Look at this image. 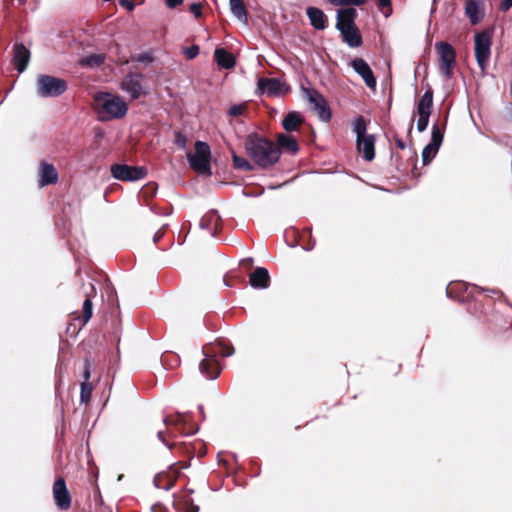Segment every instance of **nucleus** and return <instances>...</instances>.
Here are the masks:
<instances>
[{
    "instance_id": "nucleus-1",
    "label": "nucleus",
    "mask_w": 512,
    "mask_h": 512,
    "mask_svg": "<svg viewBox=\"0 0 512 512\" xmlns=\"http://www.w3.org/2000/svg\"><path fill=\"white\" fill-rule=\"evenodd\" d=\"M201 352L204 358L200 361L199 372L207 379L215 380L219 377L221 368L217 357H230L235 349L230 343L219 340L203 346Z\"/></svg>"
},
{
    "instance_id": "nucleus-2",
    "label": "nucleus",
    "mask_w": 512,
    "mask_h": 512,
    "mask_svg": "<svg viewBox=\"0 0 512 512\" xmlns=\"http://www.w3.org/2000/svg\"><path fill=\"white\" fill-rule=\"evenodd\" d=\"M245 149L249 157L256 165L267 168L275 164L280 156V151L272 141L256 135H250L245 141Z\"/></svg>"
},
{
    "instance_id": "nucleus-3",
    "label": "nucleus",
    "mask_w": 512,
    "mask_h": 512,
    "mask_svg": "<svg viewBox=\"0 0 512 512\" xmlns=\"http://www.w3.org/2000/svg\"><path fill=\"white\" fill-rule=\"evenodd\" d=\"M94 100L101 121L122 118L128 111L127 104L121 97L108 92L97 93Z\"/></svg>"
},
{
    "instance_id": "nucleus-4",
    "label": "nucleus",
    "mask_w": 512,
    "mask_h": 512,
    "mask_svg": "<svg viewBox=\"0 0 512 512\" xmlns=\"http://www.w3.org/2000/svg\"><path fill=\"white\" fill-rule=\"evenodd\" d=\"M357 11L355 8L340 9L337 12L336 28L340 31L343 41L351 48H357L362 44V37L355 25Z\"/></svg>"
},
{
    "instance_id": "nucleus-5",
    "label": "nucleus",
    "mask_w": 512,
    "mask_h": 512,
    "mask_svg": "<svg viewBox=\"0 0 512 512\" xmlns=\"http://www.w3.org/2000/svg\"><path fill=\"white\" fill-rule=\"evenodd\" d=\"M36 86L37 94L43 98H55L67 90V82L64 79L46 74L37 77Z\"/></svg>"
},
{
    "instance_id": "nucleus-6",
    "label": "nucleus",
    "mask_w": 512,
    "mask_h": 512,
    "mask_svg": "<svg viewBox=\"0 0 512 512\" xmlns=\"http://www.w3.org/2000/svg\"><path fill=\"white\" fill-rule=\"evenodd\" d=\"M210 147L206 142H195V153H187V160L191 168L200 174L210 175Z\"/></svg>"
},
{
    "instance_id": "nucleus-7",
    "label": "nucleus",
    "mask_w": 512,
    "mask_h": 512,
    "mask_svg": "<svg viewBox=\"0 0 512 512\" xmlns=\"http://www.w3.org/2000/svg\"><path fill=\"white\" fill-rule=\"evenodd\" d=\"M435 49L439 55V69L446 79H450L456 66V52L451 44L447 42H437Z\"/></svg>"
},
{
    "instance_id": "nucleus-8",
    "label": "nucleus",
    "mask_w": 512,
    "mask_h": 512,
    "mask_svg": "<svg viewBox=\"0 0 512 512\" xmlns=\"http://www.w3.org/2000/svg\"><path fill=\"white\" fill-rule=\"evenodd\" d=\"M302 91L319 119L323 122H329L332 112L324 96L314 88H303Z\"/></svg>"
},
{
    "instance_id": "nucleus-9",
    "label": "nucleus",
    "mask_w": 512,
    "mask_h": 512,
    "mask_svg": "<svg viewBox=\"0 0 512 512\" xmlns=\"http://www.w3.org/2000/svg\"><path fill=\"white\" fill-rule=\"evenodd\" d=\"M474 44L477 64L484 72L491 54V38L486 32L477 33L474 37Z\"/></svg>"
},
{
    "instance_id": "nucleus-10",
    "label": "nucleus",
    "mask_w": 512,
    "mask_h": 512,
    "mask_svg": "<svg viewBox=\"0 0 512 512\" xmlns=\"http://www.w3.org/2000/svg\"><path fill=\"white\" fill-rule=\"evenodd\" d=\"M111 175L120 181H138L147 175L145 167L130 166L127 164H114L110 168Z\"/></svg>"
},
{
    "instance_id": "nucleus-11",
    "label": "nucleus",
    "mask_w": 512,
    "mask_h": 512,
    "mask_svg": "<svg viewBox=\"0 0 512 512\" xmlns=\"http://www.w3.org/2000/svg\"><path fill=\"white\" fill-rule=\"evenodd\" d=\"M143 74L128 73L121 81L120 87L132 100L138 99L143 93Z\"/></svg>"
},
{
    "instance_id": "nucleus-12",
    "label": "nucleus",
    "mask_w": 512,
    "mask_h": 512,
    "mask_svg": "<svg viewBox=\"0 0 512 512\" xmlns=\"http://www.w3.org/2000/svg\"><path fill=\"white\" fill-rule=\"evenodd\" d=\"M53 498L59 510L65 511L71 507V495L62 477L57 478L53 484Z\"/></svg>"
},
{
    "instance_id": "nucleus-13",
    "label": "nucleus",
    "mask_w": 512,
    "mask_h": 512,
    "mask_svg": "<svg viewBox=\"0 0 512 512\" xmlns=\"http://www.w3.org/2000/svg\"><path fill=\"white\" fill-rule=\"evenodd\" d=\"M351 67L365 82L368 88L375 89L377 85L376 78L369 64L362 58H355L350 63Z\"/></svg>"
},
{
    "instance_id": "nucleus-14",
    "label": "nucleus",
    "mask_w": 512,
    "mask_h": 512,
    "mask_svg": "<svg viewBox=\"0 0 512 512\" xmlns=\"http://www.w3.org/2000/svg\"><path fill=\"white\" fill-rule=\"evenodd\" d=\"M13 58L12 62L15 66V69L21 74L23 73L30 62L31 53L28 48L24 46L23 43L16 42L13 45Z\"/></svg>"
},
{
    "instance_id": "nucleus-15",
    "label": "nucleus",
    "mask_w": 512,
    "mask_h": 512,
    "mask_svg": "<svg viewBox=\"0 0 512 512\" xmlns=\"http://www.w3.org/2000/svg\"><path fill=\"white\" fill-rule=\"evenodd\" d=\"M257 92L270 96H277L284 92L283 84L278 78H259Z\"/></svg>"
},
{
    "instance_id": "nucleus-16",
    "label": "nucleus",
    "mask_w": 512,
    "mask_h": 512,
    "mask_svg": "<svg viewBox=\"0 0 512 512\" xmlns=\"http://www.w3.org/2000/svg\"><path fill=\"white\" fill-rule=\"evenodd\" d=\"M39 186L45 187L57 183L59 179L58 171L56 168L47 162H40L39 164Z\"/></svg>"
},
{
    "instance_id": "nucleus-17",
    "label": "nucleus",
    "mask_w": 512,
    "mask_h": 512,
    "mask_svg": "<svg viewBox=\"0 0 512 512\" xmlns=\"http://www.w3.org/2000/svg\"><path fill=\"white\" fill-rule=\"evenodd\" d=\"M465 14L471 24H478L484 17V4L482 0H468L465 4Z\"/></svg>"
},
{
    "instance_id": "nucleus-18",
    "label": "nucleus",
    "mask_w": 512,
    "mask_h": 512,
    "mask_svg": "<svg viewBox=\"0 0 512 512\" xmlns=\"http://www.w3.org/2000/svg\"><path fill=\"white\" fill-rule=\"evenodd\" d=\"M375 141V136L372 134L356 139L357 149L363 153L366 161H372L375 157Z\"/></svg>"
},
{
    "instance_id": "nucleus-19",
    "label": "nucleus",
    "mask_w": 512,
    "mask_h": 512,
    "mask_svg": "<svg viewBox=\"0 0 512 512\" xmlns=\"http://www.w3.org/2000/svg\"><path fill=\"white\" fill-rule=\"evenodd\" d=\"M252 288H268L270 285L269 271L264 267H257L249 276Z\"/></svg>"
},
{
    "instance_id": "nucleus-20",
    "label": "nucleus",
    "mask_w": 512,
    "mask_h": 512,
    "mask_svg": "<svg viewBox=\"0 0 512 512\" xmlns=\"http://www.w3.org/2000/svg\"><path fill=\"white\" fill-rule=\"evenodd\" d=\"M306 13L311 22V25L315 29L324 30L326 28V15L321 9L317 7H308Z\"/></svg>"
},
{
    "instance_id": "nucleus-21",
    "label": "nucleus",
    "mask_w": 512,
    "mask_h": 512,
    "mask_svg": "<svg viewBox=\"0 0 512 512\" xmlns=\"http://www.w3.org/2000/svg\"><path fill=\"white\" fill-rule=\"evenodd\" d=\"M214 60L220 67L224 69H231L235 66L236 63L232 53L226 51L224 48L215 49Z\"/></svg>"
},
{
    "instance_id": "nucleus-22",
    "label": "nucleus",
    "mask_w": 512,
    "mask_h": 512,
    "mask_svg": "<svg viewBox=\"0 0 512 512\" xmlns=\"http://www.w3.org/2000/svg\"><path fill=\"white\" fill-rule=\"evenodd\" d=\"M433 107V91L428 89L424 92L417 103L418 114H430Z\"/></svg>"
},
{
    "instance_id": "nucleus-23",
    "label": "nucleus",
    "mask_w": 512,
    "mask_h": 512,
    "mask_svg": "<svg viewBox=\"0 0 512 512\" xmlns=\"http://www.w3.org/2000/svg\"><path fill=\"white\" fill-rule=\"evenodd\" d=\"M277 143H278V146H277L278 148L280 147L292 154H295L299 150V146H298L296 139L293 136L288 135V134H284V133L279 134Z\"/></svg>"
},
{
    "instance_id": "nucleus-24",
    "label": "nucleus",
    "mask_w": 512,
    "mask_h": 512,
    "mask_svg": "<svg viewBox=\"0 0 512 512\" xmlns=\"http://www.w3.org/2000/svg\"><path fill=\"white\" fill-rule=\"evenodd\" d=\"M303 122V118L299 112H289L282 120V126L287 132L295 131L299 124Z\"/></svg>"
},
{
    "instance_id": "nucleus-25",
    "label": "nucleus",
    "mask_w": 512,
    "mask_h": 512,
    "mask_svg": "<svg viewBox=\"0 0 512 512\" xmlns=\"http://www.w3.org/2000/svg\"><path fill=\"white\" fill-rule=\"evenodd\" d=\"M232 14L241 22L247 23V12L242 0H229Z\"/></svg>"
},
{
    "instance_id": "nucleus-26",
    "label": "nucleus",
    "mask_w": 512,
    "mask_h": 512,
    "mask_svg": "<svg viewBox=\"0 0 512 512\" xmlns=\"http://www.w3.org/2000/svg\"><path fill=\"white\" fill-rule=\"evenodd\" d=\"M352 130L356 135V139L367 136V124L363 116H358L352 123Z\"/></svg>"
},
{
    "instance_id": "nucleus-27",
    "label": "nucleus",
    "mask_w": 512,
    "mask_h": 512,
    "mask_svg": "<svg viewBox=\"0 0 512 512\" xmlns=\"http://www.w3.org/2000/svg\"><path fill=\"white\" fill-rule=\"evenodd\" d=\"M105 61V57L100 54H92L86 56L80 60V64L86 67H98L102 65Z\"/></svg>"
},
{
    "instance_id": "nucleus-28",
    "label": "nucleus",
    "mask_w": 512,
    "mask_h": 512,
    "mask_svg": "<svg viewBox=\"0 0 512 512\" xmlns=\"http://www.w3.org/2000/svg\"><path fill=\"white\" fill-rule=\"evenodd\" d=\"M168 476H169V472H167V471H162V472L157 473L153 479V486L157 489H163L165 491L171 490L174 487V480L170 481L168 484H163V485L160 484V481L162 480V478L168 477Z\"/></svg>"
},
{
    "instance_id": "nucleus-29",
    "label": "nucleus",
    "mask_w": 512,
    "mask_h": 512,
    "mask_svg": "<svg viewBox=\"0 0 512 512\" xmlns=\"http://www.w3.org/2000/svg\"><path fill=\"white\" fill-rule=\"evenodd\" d=\"M97 286L99 288H113L110 278L103 273L98 274L97 278L93 279V282L90 283V288L92 289L97 288Z\"/></svg>"
},
{
    "instance_id": "nucleus-30",
    "label": "nucleus",
    "mask_w": 512,
    "mask_h": 512,
    "mask_svg": "<svg viewBox=\"0 0 512 512\" xmlns=\"http://www.w3.org/2000/svg\"><path fill=\"white\" fill-rule=\"evenodd\" d=\"M92 384L89 381H83L80 386V401L81 403H87L92 394Z\"/></svg>"
},
{
    "instance_id": "nucleus-31",
    "label": "nucleus",
    "mask_w": 512,
    "mask_h": 512,
    "mask_svg": "<svg viewBox=\"0 0 512 512\" xmlns=\"http://www.w3.org/2000/svg\"><path fill=\"white\" fill-rule=\"evenodd\" d=\"M82 309H83V325H85L86 323L89 322V320L91 319L92 314H93V304L91 301V296L88 295L86 297V299L83 302Z\"/></svg>"
},
{
    "instance_id": "nucleus-32",
    "label": "nucleus",
    "mask_w": 512,
    "mask_h": 512,
    "mask_svg": "<svg viewBox=\"0 0 512 512\" xmlns=\"http://www.w3.org/2000/svg\"><path fill=\"white\" fill-rule=\"evenodd\" d=\"M437 151H438V148L434 147L430 143L427 144L424 147L423 151H422V162H423V164L427 165L428 163H430L431 160L436 155Z\"/></svg>"
},
{
    "instance_id": "nucleus-33",
    "label": "nucleus",
    "mask_w": 512,
    "mask_h": 512,
    "mask_svg": "<svg viewBox=\"0 0 512 512\" xmlns=\"http://www.w3.org/2000/svg\"><path fill=\"white\" fill-rule=\"evenodd\" d=\"M443 141V133L439 129L437 124H434L431 131V142L430 144L436 148H440Z\"/></svg>"
},
{
    "instance_id": "nucleus-34",
    "label": "nucleus",
    "mask_w": 512,
    "mask_h": 512,
    "mask_svg": "<svg viewBox=\"0 0 512 512\" xmlns=\"http://www.w3.org/2000/svg\"><path fill=\"white\" fill-rule=\"evenodd\" d=\"M233 163L234 166L238 169L245 171H251L253 169L251 163L248 160L235 154L233 155Z\"/></svg>"
},
{
    "instance_id": "nucleus-35",
    "label": "nucleus",
    "mask_w": 512,
    "mask_h": 512,
    "mask_svg": "<svg viewBox=\"0 0 512 512\" xmlns=\"http://www.w3.org/2000/svg\"><path fill=\"white\" fill-rule=\"evenodd\" d=\"M93 368H94V362L90 358H86L83 363V372H82V376L85 379V381H88L90 379Z\"/></svg>"
},
{
    "instance_id": "nucleus-36",
    "label": "nucleus",
    "mask_w": 512,
    "mask_h": 512,
    "mask_svg": "<svg viewBox=\"0 0 512 512\" xmlns=\"http://www.w3.org/2000/svg\"><path fill=\"white\" fill-rule=\"evenodd\" d=\"M219 216L217 214V211L215 210H212L211 212H209L207 215H205L201 220H200V227L202 229H208L209 228V224L210 222L213 220V219H218Z\"/></svg>"
},
{
    "instance_id": "nucleus-37",
    "label": "nucleus",
    "mask_w": 512,
    "mask_h": 512,
    "mask_svg": "<svg viewBox=\"0 0 512 512\" xmlns=\"http://www.w3.org/2000/svg\"><path fill=\"white\" fill-rule=\"evenodd\" d=\"M467 290H450V289H447L445 290V294H446V297L447 298H450V299H454V300H457L459 302H464L465 301V296L463 294V292H466Z\"/></svg>"
},
{
    "instance_id": "nucleus-38",
    "label": "nucleus",
    "mask_w": 512,
    "mask_h": 512,
    "mask_svg": "<svg viewBox=\"0 0 512 512\" xmlns=\"http://www.w3.org/2000/svg\"><path fill=\"white\" fill-rule=\"evenodd\" d=\"M330 4L333 6H343V5H362L366 0H328Z\"/></svg>"
},
{
    "instance_id": "nucleus-39",
    "label": "nucleus",
    "mask_w": 512,
    "mask_h": 512,
    "mask_svg": "<svg viewBox=\"0 0 512 512\" xmlns=\"http://www.w3.org/2000/svg\"><path fill=\"white\" fill-rule=\"evenodd\" d=\"M418 115H419V118L417 121V130L419 132H423L427 129L430 114H418Z\"/></svg>"
},
{
    "instance_id": "nucleus-40",
    "label": "nucleus",
    "mask_w": 512,
    "mask_h": 512,
    "mask_svg": "<svg viewBox=\"0 0 512 512\" xmlns=\"http://www.w3.org/2000/svg\"><path fill=\"white\" fill-rule=\"evenodd\" d=\"M199 46L192 45L184 49V54L188 59H194L199 54Z\"/></svg>"
},
{
    "instance_id": "nucleus-41",
    "label": "nucleus",
    "mask_w": 512,
    "mask_h": 512,
    "mask_svg": "<svg viewBox=\"0 0 512 512\" xmlns=\"http://www.w3.org/2000/svg\"><path fill=\"white\" fill-rule=\"evenodd\" d=\"M244 109H245L244 105H233L229 109V115L232 117L239 116L243 113Z\"/></svg>"
},
{
    "instance_id": "nucleus-42",
    "label": "nucleus",
    "mask_w": 512,
    "mask_h": 512,
    "mask_svg": "<svg viewBox=\"0 0 512 512\" xmlns=\"http://www.w3.org/2000/svg\"><path fill=\"white\" fill-rule=\"evenodd\" d=\"M175 143H176L179 147H181V148L185 149V148H186V136H185V135H183V134H182V133H180V132H176V133H175Z\"/></svg>"
},
{
    "instance_id": "nucleus-43",
    "label": "nucleus",
    "mask_w": 512,
    "mask_h": 512,
    "mask_svg": "<svg viewBox=\"0 0 512 512\" xmlns=\"http://www.w3.org/2000/svg\"><path fill=\"white\" fill-rule=\"evenodd\" d=\"M183 512H199V506L194 504L192 499H189L185 503V509Z\"/></svg>"
},
{
    "instance_id": "nucleus-44",
    "label": "nucleus",
    "mask_w": 512,
    "mask_h": 512,
    "mask_svg": "<svg viewBox=\"0 0 512 512\" xmlns=\"http://www.w3.org/2000/svg\"><path fill=\"white\" fill-rule=\"evenodd\" d=\"M201 8L200 3H192L190 5V11L195 15V17H199L201 15Z\"/></svg>"
},
{
    "instance_id": "nucleus-45",
    "label": "nucleus",
    "mask_w": 512,
    "mask_h": 512,
    "mask_svg": "<svg viewBox=\"0 0 512 512\" xmlns=\"http://www.w3.org/2000/svg\"><path fill=\"white\" fill-rule=\"evenodd\" d=\"M177 416H178V420L177 421H173V420H171V419L166 417V418L163 419V423L165 425H170V424H176L178 421H184V418H185V414L184 413H179L178 412Z\"/></svg>"
},
{
    "instance_id": "nucleus-46",
    "label": "nucleus",
    "mask_w": 512,
    "mask_h": 512,
    "mask_svg": "<svg viewBox=\"0 0 512 512\" xmlns=\"http://www.w3.org/2000/svg\"><path fill=\"white\" fill-rule=\"evenodd\" d=\"M157 438L159 439V441H161L169 450H171L173 448V444L172 443H169L168 441L165 440L164 436H163V431H158L157 432Z\"/></svg>"
},
{
    "instance_id": "nucleus-47",
    "label": "nucleus",
    "mask_w": 512,
    "mask_h": 512,
    "mask_svg": "<svg viewBox=\"0 0 512 512\" xmlns=\"http://www.w3.org/2000/svg\"><path fill=\"white\" fill-rule=\"evenodd\" d=\"M119 4L122 7H125L129 11H132L134 9V7H135V5L132 2V0H119Z\"/></svg>"
},
{
    "instance_id": "nucleus-48",
    "label": "nucleus",
    "mask_w": 512,
    "mask_h": 512,
    "mask_svg": "<svg viewBox=\"0 0 512 512\" xmlns=\"http://www.w3.org/2000/svg\"><path fill=\"white\" fill-rule=\"evenodd\" d=\"M168 8L173 9L183 3L184 0H164Z\"/></svg>"
},
{
    "instance_id": "nucleus-49",
    "label": "nucleus",
    "mask_w": 512,
    "mask_h": 512,
    "mask_svg": "<svg viewBox=\"0 0 512 512\" xmlns=\"http://www.w3.org/2000/svg\"><path fill=\"white\" fill-rule=\"evenodd\" d=\"M138 62H152V57L149 53H141L137 57Z\"/></svg>"
},
{
    "instance_id": "nucleus-50",
    "label": "nucleus",
    "mask_w": 512,
    "mask_h": 512,
    "mask_svg": "<svg viewBox=\"0 0 512 512\" xmlns=\"http://www.w3.org/2000/svg\"><path fill=\"white\" fill-rule=\"evenodd\" d=\"M512 7V0H502L500 4L501 11H508Z\"/></svg>"
},
{
    "instance_id": "nucleus-51",
    "label": "nucleus",
    "mask_w": 512,
    "mask_h": 512,
    "mask_svg": "<svg viewBox=\"0 0 512 512\" xmlns=\"http://www.w3.org/2000/svg\"><path fill=\"white\" fill-rule=\"evenodd\" d=\"M378 4L381 8H386L391 6V0H377Z\"/></svg>"
},
{
    "instance_id": "nucleus-52",
    "label": "nucleus",
    "mask_w": 512,
    "mask_h": 512,
    "mask_svg": "<svg viewBox=\"0 0 512 512\" xmlns=\"http://www.w3.org/2000/svg\"><path fill=\"white\" fill-rule=\"evenodd\" d=\"M164 235V232H162L161 230H158L154 236H153V242L154 243H157Z\"/></svg>"
},
{
    "instance_id": "nucleus-53",
    "label": "nucleus",
    "mask_w": 512,
    "mask_h": 512,
    "mask_svg": "<svg viewBox=\"0 0 512 512\" xmlns=\"http://www.w3.org/2000/svg\"><path fill=\"white\" fill-rule=\"evenodd\" d=\"M178 474L179 472H176L175 475L173 477H171L170 475L168 477H164L162 478V480H165V484H168L170 481L174 480V482L176 481L177 477H178Z\"/></svg>"
},
{
    "instance_id": "nucleus-54",
    "label": "nucleus",
    "mask_w": 512,
    "mask_h": 512,
    "mask_svg": "<svg viewBox=\"0 0 512 512\" xmlns=\"http://www.w3.org/2000/svg\"><path fill=\"white\" fill-rule=\"evenodd\" d=\"M396 144H397V147L400 149H405V147H406V144L401 139H397Z\"/></svg>"
},
{
    "instance_id": "nucleus-55",
    "label": "nucleus",
    "mask_w": 512,
    "mask_h": 512,
    "mask_svg": "<svg viewBox=\"0 0 512 512\" xmlns=\"http://www.w3.org/2000/svg\"><path fill=\"white\" fill-rule=\"evenodd\" d=\"M241 263H242V264H245V263H247V264H251V263H252V259H251V258L243 259V260L241 261Z\"/></svg>"
},
{
    "instance_id": "nucleus-56",
    "label": "nucleus",
    "mask_w": 512,
    "mask_h": 512,
    "mask_svg": "<svg viewBox=\"0 0 512 512\" xmlns=\"http://www.w3.org/2000/svg\"><path fill=\"white\" fill-rule=\"evenodd\" d=\"M198 409H199L200 413L202 414V416H203V418H204L205 416H204V409H203V406H202V405H199V406H198Z\"/></svg>"
},
{
    "instance_id": "nucleus-57",
    "label": "nucleus",
    "mask_w": 512,
    "mask_h": 512,
    "mask_svg": "<svg viewBox=\"0 0 512 512\" xmlns=\"http://www.w3.org/2000/svg\"><path fill=\"white\" fill-rule=\"evenodd\" d=\"M111 294L109 295V298L116 296V289L110 290Z\"/></svg>"
},
{
    "instance_id": "nucleus-58",
    "label": "nucleus",
    "mask_w": 512,
    "mask_h": 512,
    "mask_svg": "<svg viewBox=\"0 0 512 512\" xmlns=\"http://www.w3.org/2000/svg\"><path fill=\"white\" fill-rule=\"evenodd\" d=\"M481 292H486L487 290H480ZM489 292H492V293H497V292H500L501 290H495V289H492V290H488Z\"/></svg>"
},
{
    "instance_id": "nucleus-59",
    "label": "nucleus",
    "mask_w": 512,
    "mask_h": 512,
    "mask_svg": "<svg viewBox=\"0 0 512 512\" xmlns=\"http://www.w3.org/2000/svg\"><path fill=\"white\" fill-rule=\"evenodd\" d=\"M222 281H223L224 285H226V286H230L231 285L230 283L227 282L226 278H223Z\"/></svg>"
},
{
    "instance_id": "nucleus-60",
    "label": "nucleus",
    "mask_w": 512,
    "mask_h": 512,
    "mask_svg": "<svg viewBox=\"0 0 512 512\" xmlns=\"http://www.w3.org/2000/svg\"><path fill=\"white\" fill-rule=\"evenodd\" d=\"M174 466H175V463H174V464H171V465L169 466V470H172Z\"/></svg>"
},
{
    "instance_id": "nucleus-61",
    "label": "nucleus",
    "mask_w": 512,
    "mask_h": 512,
    "mask_svg": "<svg viewBox=\"0 0 512 512\" xmlns=\"http://www.w3.org/2000/svg\"><path fill=\"white\" fill-rule=\"evenodd\" d=\"M196 432H198V428L195 429V431H193L191 434H195ZM190 433H188L187 435H189Z\"/></svg>"
},
{
    "instance_id": "nucleus-62",
    "label": "nucleus",
    "mask_w": 512,
    "mask_h": 512,
    "mask_svg": "<svg viewBox=\"0 0 512 512\" xmlns=\"http://www.w3.org/2000/svg\"><path fill=\"white\" fill-rule=\"evenodd\" d=\"M473 288H476V289H479L481 288L480 286H477V285H474Z\"/></svg>"
},
{
    "instance_id": "nucleus-63",
    "label": "nucleus",
    "mask_w": 512,
    "mask_h": 512,
    "mask_svg": "<svg viewBox=\"0 0 512 512\" xmlns=\"http://www.w3.org/2000/svg\"><path fill=\"white\" fill-rule=\"evenodd\" d=\"M511 96H512V81H511Z\"/></svg>"
},
{
    "instance_id": "nucleus-64",
    "label": "nucleus",
    "mask_w": 512,
    "mask_h": 512,
    "mask_svg": "<svg viewBox=\"0 0 512 512\" xmlns=\"http://www.w3.org/2000/svg\"><path fill=\"white\" fill-rule=\"evenodd\" d=\"M510 307L512 308V305L510 304Z\"/></svg>"
}]
</instances>
